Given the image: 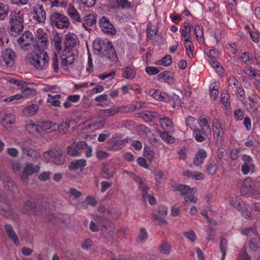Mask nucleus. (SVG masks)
I'll return each mask as SVG.
<instances>
[{
    "instance_id": "obj_1",
    "label": "nucleus",
    "mask_w": 260,
    "mask_h": 260,
    "mask_svg": "<svg viewBox=\"0 0 260 260\" xmlns=\"http://www.w3.org/2000/svg\"><path fill=\"white\" fill-rule=\"evenodd\" d=\"M79 44V41L74 34L69 33L65 35L63 40V49L60 55L61 66L67 70L69 65L73 63L75 60L74 50Z\"/></svg>"
},
{
    "instance_id": "obj_2",
    "label": "nucleus",
    "mask_w": 260,
    "mask_h": 260,
    "mask_svg": "<svg viewBox=\"0 0 260 260\" xmlns=\"http://www.w3.org/2000/svg\"><path fill=\"white\" fill-rule=\"evenodd\" d=\"M93 48L96 53L101 56L106 57L109 61L112 62L110 64L118 62V58L112 43L101 38H96L93 42Z\"/></svg>"
},
{
    "instance_id": "obj_3",
    "label": "nucleus",
    "mask_w": 260,
    "mask_h": 260,
    "mask_svg": "<svg viewBox=\"0 0 260 260\" xmlns=\"http://www.w3.org/2000/svg\"><path fill=\"white\" fill-rule=\"evenodd\" d=\"M29 63L38 70L47 69L49 64V57L47 52L40 49L35 51L28 58Z\"/></svg>"
},
{
    "instance_id": "obj_4",
    "label": "nucleus",
    "mask_w": 260,
    "mask_h": 260,
    "mask_svg": "<svg viewBox=\"0 0 260 260\" xmlns=\"http://www.w3.org/2000/svg\"><path fill=\"white\" fill-rule=\"evenodd\" d=\"M10 21L8 29L11 36L16 37L22 32L24 25L23 19L20 16L19 13L13 12L11 13Z\"/></svg>"
},
{
    "instance_id": "obj_5",
    "label": "nucleus",
    "mask_w": 260,
    "mask_h": 260,
    "mask_svg": "<svg viewBox=\"0 0 260 260\" xmlns=\"http://www.w3.org/2000/svg\"><path fill=\"white\" fill-rule=\"evenodd\" d=\"M49 23L52 27L58 29L68 28L71 22L69 18L59 12H54L49 16Z\"/></svg>"
},
{
    "instance_id": "obj_6",
    "label": "nucleus",
    "mask_w": 260,
    "mask_h": 260,
    "mask_svg": "<svg viewBox=\"0 0 260 260\" xmlns=\"http://www.w3.org/2000/svg\"><path fill=\"white\" fill-rule=\"evenodd\" d=\"M43 155L46 161H52L56 165H62L66 161V158L62 155V151L60 148L46 151Z\"/></svg>"
},
{
    "instance_id": "obj_7",
    "label": "nucleus",
    "mask_w": 260,
    "mask_h": 260,
    "mask_svg": "<svg viewBox=\"0 0 260 260\" xmlns=\"http://www.w3.org/2000/svg\"><path fill=\"white\" fill-rule=\"evenodd\" d=\"M212 129L213 140L217 144H221L225 138V129L218 119H213Z\"/></svg>"
},
{
    "instance_id": "obj_8",
    "label": "nucleus",
    "mask_w": 260,
    "mask_h": 260,
    "mask_svg": "<svg viewBox=\"0 0 260 260\" xmlns=\"http://www.w3.org/2000/svg\"><path fill=\"white\" fill-rule=\"evenodd\" d=\"M33 40L32 33L29 30H26L18 38L17 43L21 49L27 50L28 47L31 45Z\"/></svg>"
},
{
    "instance_id": "obj_9",
    "label": "nucleus",
    "mask_w": 260,
    "mask_h": 260,
    "mask_svg": "<svg viewBox=\"0 0 260 260\" xmlns=\"http://www.w3.org/2000/svg\"><path fill=\"white\" fill-rule=\"evenodd\" d=\"M36 36L37 41L34 45V48L37 50H44L48 45L47 34L44 32L42 29H39L37 31Z\"/></svg>"
},
{
    "instance_id": "obj_10",
    "label": "nucleus",
    "mask_w": 260,
    "mask_h": 260,
    "mask_svg": "<svg viewBox=\"0 0 260 260\" xmlns=\"http://www.w3.org/2000/svg\"><path fill=\"white\" fill-rule=\"evenodd\" d=\"M99 25L100 28L105 34L112 36L116 34L117 30L116 28L108 17L103 16L99 21Z\"/></svg>"
},
{
    "instance_id": "obj_11",
    "label": "nucleus",
    "mask_w": 260,
    "mask_h": 260,
    "mask_svg": "<svg viewBox=\"0 0 260 260\" xmlns=\"http://www.w3.org/2000/svg\"><path fill=\"white\" fill-rule=\"evenodd\" d=\"M1 61L8 67H12L17 58L16 53L11 49H6L2 52Z\"/></svg>"
},
{
    "instance_id": "obj_12",
    "label": "nucleus",
    "mask_w": 260,
    "mask_h": 260,
    "mask_svg": "<svg viewBox=\"0 0 260 260\" xmlns=\"http://www.w3.org/2000/svg\"><path fill=\"white\" fill-rule=\"evenodd\" d=\"M243 164L241 166V171L244 175H247L249 173H253L255 172V165L252 158L248 155L244 154L242 156Z\"/></svg>"
},
{
    "instance_id": "obj_13",
    "label": "nucleus",
    "mask_w": 260,
    "mask_h": 260,
    "mask_svg": "<svg viewBox=\"0 0 260 260\" xmlns=\"http://www.w3.org/2000/svg\"><path fill=\"white\" fill-rule=\"evenodd\" d=\"M124 146L125 141L120 139L119 136L112 137L107 141L106 149L110 151H119Z\"/></svg>"
},
{
    "instance_id": "obj_14",
    "label": "nucleus",
    "mask_w": 260,
    "mask_h": 260,
    "mask_svg": "<svg viewBox=\"0 0 260 260\" xmlns=\"http://www.w3.org/2000/svg\"><path fill=\"white\" fill-rule=\"evenodd\" d=\"M40 170V166L34 165L31 163H27L21 175V179L23 181H27L29 176L32 175L34 173H38Z\"/></svg>"
},
{
    "instance_id": "obj_15",
    "label": "nucleus",
    "mask_w": 260,
    "mask_h": 260,
    "mask_svg": "<svg viewBox=\"0 0 260 260\" xmlns=\"http://www.w3.org/2000/svg\"><path fill=\"white\" fill-rule=\"evenodd\" d=\"M207 55L210 64L217 70L216 72L220 73L222 69L220 67V63L217 61V59L219 57V52L215 49H211L209 53H207Z\"/></svg>"
},
{
    "instance_id": "obj_16",
    "label": "nucleus",
    "mask_w": 260,
    "mask_h": 260,
    "mask_svg": "<svg viewBox=\"0 0 260 260\" xmlns=\"http://www.w3.org/2000/svg\"><path fill=\"white\" fill-rule=\"evenodd\" d=\"M0 213L3 216L7 217L14 218L17 217L16 214L13 212V209L7 201L0 200Z\"/></svg>"
},
{
    "instance_id": "obj_17",
    "label": "nucleus",
    "mask_w": 260,
    "mask_h": 260,
    "mask_svg": "<svg viewBox=\"0 0 260 260\" xmlns=\"http://www.w3.org/2000/svg\"><path fill=\"white\" fill-rule=\"evenodd\" d=\"M22 212L24 214L34 215L39 213L40 211L35 201L28 200L23 204Z\"/></svg>"
},
{
    "instance_id": "obj_18",
    "label": "nucleus",
    "mask_w": 260,
    "mask_h": 260,
    "mask_svg": "<svg viewBox=\"0 0 260 260\" xmlns=\"http://www.w3.org/2000/svg\"><path fill=\"white\" fill-rule=\"evenodd\" d=\"M34 16L33 18L39 23H43L45 22L46 16V12L43 6L38 4L33 7Z\"/></svg>"
},
{
    "instance_id": "obj_19",
    "label": "nucleus",
    "mask_w": 260,
    "mask_h": 260,
    "mask_svg": "<svg viewBox=\"0 0 260 260\" xmlns=\"http://www.w3.org/2000/svg\"><path fill=\"white\" fill-rule=\"evenodd\" d=\"M75 125V121L74 120H66L62 122L59 125L57 124V129H58L59 133L62 134H67L70 133L73 128Z\"/></svg>"
},
{
    "instance_id": "obj_20",
    "label": "nucleus",
    "mask_w": 260,
    "mask_h": 260,
    "mask_svg": "<svg viewBox=\"0 0 260 260\" xmlns=\"http://www.w3.org/2000/svg\"><path fill=\"white\" fill-rule=\"evenodd\" d=\"M109 5L111 8L121 9L122 10L129 9L132 8V4L128 0H110Z\"/></svg>"
},
{
    "instance_id": "obj_21",
    "label": "nucleus",
    "mask_w": 260,
    "mask_h": 260,
    "mask_svg": "<svg viewBox=\"0 0 260 260\" xmlns=\"http://www.w3.org/2000/svg\"><path fill=\"white\" fill-rule=\"evenodd\" d=\"M207 156V152L203 149H199L193 159V163L196 166H200L204 162Z\"/></svg>"
},
{
    "instance_id": "obj_22",
    "label": "nucleus",
    "mask_w": 260,
    "mask_h": 260,
    "mask_svg": "<svg viewBox=\"0 0 260 260\" xmlns=\"http://www.w3.org/2000/svg\"><path fill=\"white\" fill-rule=\"evenodd\" d=\"M218 162L216 159H210L208 160L206 165V172L210 175H215L218 170Z\"/></svg>"
},
{
    "instance_id": "obj_23",
    "label": "nucleus",
    "mask_w": 260,
    "mask_h": 260,
    "mask_svg": "<svg viewBox=\"0 0 260 260\" xmlns=\"http://www.w3.org/2000/svg\"><path fill=\"white\" fill-rule=\"evenodd\" d=\"M57 127V124L51 121H43L39 123V129L47 133L55 131Z\"/></svg>"
},
{
    "instance_id": "obj_24",
    "label": "nucleus",
    "mask_w": 260,
    "mask_h": 260,
    "mask_svg": "<svg viewBox=\"0 0 260 260\" xmlns=\"http://www.w3.org/2000/svg\"><path fill=\"white\" fill-rule=\"evenodd\" d=\"M167 215V208L165 206H159L157 214L154 215L155 219L158 220L162 224H167V221L165 220V218Z\"/></svg>"
},
{
    "instance_id": "obj_25",
    "label": "nucleus",
    "mask_w": 260,
    "mask_h": 260,
    "mask_svg": "<svg viewBox=\"0 0 260 260\" xmlns=\"http://www.w3.org/2000/svg\"><path fill=\"white\" fill-rule=\"evenodd\" d=\"M193 132V136L195 140L198 142H202L204 141L207 135V131L205 129L197 128H194Z\"/></svg>"
},
{
    "instance_id": "obj_26",
    "label": "nucleus",
    "mask_w": 260,
    "mask_h": 260,
    "mask_svg": "<svg viewBox=\"0 0 260 260\" xmlns=\"http://www.w3.org/2000/svg\"><path fill=\"white\" fill-rule=\"evenodd\" d=\"M39 106L37 104H32L25 107L22 110L23 115L25 117L34 116L38 111Z\"/></svg>"
},
{
    "instance_id": "obj_27",
    "label": "nucleus",
    "mask_w": 260,
    "mask_h": 260,
    "mask_svg": "<svg viewBox=\"0 0 260 260\" xmlns=\"http://www.w3.org/2000/svg\"><path fill=\"white\" fill-rule=\"evenodd\" d=\"M124 107L113 106L111 108L101 111V113L105 116H112L119 112L124 111Z\"/></svg>"
},
{
    "instance_id": "obj_28",
    "label": "nucleus",
    "mask_w": 260,
    "mask_h": 260,
    "mask_svg": "<svg viewBox=\"0 0 260 260\" xmlns=\"http://www.w3.org/2000/svg\"><path fill=\"white\" fill-rule=\"evenodd\" d=\"M121 73L123 77L128 79L135 78L136 75V72L134 68L131 66H127L122 69Z\"/></svg>"
},
{
    "instance_id": "obj_29",
    "label": "nucleus",
    "mask_w": 260,
    "mask_h": 260,
    "mask_svg": "<svg viewBox=\"0 0 260 260\" xmlns=\"http://www.w3.org/2000/svg\"><path fill=\"white\" fill-rule=\"evenodd\" d=\"M157 79L161 82H172L173 80V73L168 71H164L157 75Z\"/></svg>"
},
{
    "instance_id": "obj_30",
    "label": "nucleus",
    "mask_w": 260,
    "mask_h": 260,
    "mask_svg": "<svg viewBox=\"0 0 260 260\" xmlns=\"http://www.w3.org/2000/svg\"><path fill=\"white\" fill-rule=\"evenodd\" d=\"M86 165V161L85 159H81L71 162L69 166L70 170H76L80 169L82 170Z\"/></svg>"
},
{
    "instance_id": "obj_31",
    "label": "nucleus",
    "mask_w": 260,
    "mask_h": 260,
    "mask_svg": "<svg viewBox=\"0 0 260 260\" xmlns=\"http://www.w3.org/2000/svg\"><path fill=\"white\" fill-rule=\"evenodd\" d=\"M115 173V169L113 167L104 166L102 168V175L106 179H109L114 177Z\"/></svg>"
},
{
    "instance_id": "obj_32",
    "label": "nucleus",
    "mask_w": 260,
    "mask_h": 260,
    "mask_svg": "<svg viewBox=\"0 0 260 260\" xmlns=\"http://www.w3.org/2000/svg\"><path fill=\"white\" fill-rule=\"evenodd\" d=\"M96 22L95 16L94 14H89L85 17V22L82 23L83 27L87 30L88 27L95 25Z\"/></svg>"
},
{
    "instance_id": "obj_33",
    "label": "nucleus",
    "mask_w": 260,
    "mask_h": 260,
    "mask_svg": "<svg viewBox=\"0 0 260 260\" xmlns=\"http://www.w3.org/2000/svg\"><path fill=\"white\" fill-rule=\"evenodd\" d=\"M67 14L73 20L79 22H81L79 14L73 6L71 5L69 7Z\"/></svg>"
},
{
    "instance_id": "obj_34",
    "label": "nucleus",
    "mask_w": 260,
    "mask_h": 260,
    "mask_svg": "<svg viewBox=\"0 0 260 260\" xmlns=\"http://www.w3.org/2000/svg\"><path fill=\"white\" fill-rule=\"evenodd\" d=\"M31 143L30 140H27L23 142L21 145V150L23 153L27 156L32 155L33 153H35V151L31 149Z\"/></svg>"
},
{
    "instance_id": "obj_35",
    "label": "nucleus",
    "mask_w": 260,
    "mask_h": 260,
    "mask_svg": "<svg viewBox=\"0 0 260 260\" xmlns=\"http://www.w3.org/2000/svg\"><path fill=\"white\" fill-rule=\"evenodd\" d=\"M254 236L255 237L251 240L249 247L253 251H260V237L258 234Z\"/></svg>"
},
{
    "instance_id": "obj_36",
    "label": "nucleus",
    "mask_w": 260,
    "mask_h": 260,
    "mask_svg": "<svg viewBox=\"0 0 260 260\" xmlns=\"http://www.w3.org/2000/svg\"><path fill=\"white\" fill-rule=\"evenodd\" d=\"M184 46L188 56L191 58L193 56L194 46L192 42L187 38L184 40Z\"/></svg>"
},
{
    "instance_id": "obj_37",
    "label": "nucleus",
    "mask_w": 260,
    "mask_h": 260,
    "mask_svg": "<svg viewBox=\"0 0 260 260\" xmlns=\"http://www.w3.org/2000/svg\"><path fill=\"white\" fill-rule=\"evenodd\" d=\"M230 203L237 210H241V208L244 206V204L241 199L238 197H231L229 200Z\"/></svg>"
},
{
    "instance_id": "obj_38",
    "label": "nucleus",
    "mask_w": 260,
    "mask_h": 260,
    "mask_svg": "<svg viewBox=\"0 0 260 260\" xmlns=\"http://www.w3.org/2000/svg\"><path fill=\"white\" fill-rule=\"evenodd\" d=\"M228 88L230 90V88L235 89L239 88L241 84L238 80L233 76H230L228 79Z\"/></svg>"
},
{
    "instance_id": "obj_39",
    "label": "nucleus",
    "mask_w": 260,
    "mask_h": 260,
    "mask_svg": "<svg viewBox=\"0 0 260 260\" xmlns=\"http://www.w3.org/2000/svg\"><path fill=\"white\" fill-rule=\"evenodd\" d=\"M203 30V28L201 26L199 25H196L195 26L194 32L196 36L197 41L200 44H202L204 42Z\"/></svg>"
},
{
    "instance_id": "obj_40",
    "label": "nucleus",
    "mask_w": 260,
    "mask_h": 260,
    "mask_svg": "<svg viewBox=\"0 0 260 260\" xmlns=\"http://www.w3.org/2000/svg\"><path fill=\"white\" fill-rule=\"evenodd\" d=\"M209 94L213 101H215L218 95L219 86L216 83H213L210 87Z\"/></svg>"
},
{
    "instance_id": "obj_41",
    "label": "nucleus",
    "mask_w": 260,
    "mask_h": 260,
    "mask_svg": "<svg viewBox=\"0 0 260 260\" xmlns=\"http://www.w3.org/2000/svg\"><path fill=\"white\" fill-rule=\"evenodd\" d=\"M9 7L5 3L0 2V20L5 19L9 12Z\"/></svg>"
},
{
    "instance_id": "obj_42",
    "label": "nucleus",
    "mask_w": 260,
    "mask_h": 260,
    "mask_svg": "<svg viewBox=\"0 0 260 260\" xmlns=\"http://www.w3.org/2000/svg\"><path fill=\"white\" fill-rule=\"evenodd\" d=\"M200 124L201 129H205L209 132H211V128L209 125V121L207 118L204 116H201L200 118L197 120Z\"/></svg>"
},
{
    "instance_id": "obj_43",
    "label": "nucleus",
    "mask_w": 260,
    "mask_h": 260,
    "mask_svg": "<svg viewBox=\"0 0 260 260\" xmlns=\"http://www.w3.org/2000/svg\"><path fill=\"white\" fill-rule=\"evenodd\" d=\"M228 240L224 237H222L220 242V249L222 253L221 260H224L226 251L228 249Z\"/></svg>"
},
{
    "instance_id": "obj_44",
    "label": "nucleus",
    "mask_w": 260,
    "mask_h": 260,
    "mask_svg": "<svg viewBox=\"0 0 260 260\" xmlns=\"http://www.w3.org/2000/svg\"><path fill=\"white\" fill-rule=\"evenodd\" d=\"M62 42V38L60 36L59 33H56L54 38V46L56 50L59 52L61 50V44Z\"/></svg>"
},
{
    "instance_id": "obj_45",
    "label": "nucleus",
    "mask_w": 260,
    "mask_h": 260,
    "mask_svg": "<svg viewBox=\"0 0 260 260\" xmlns=\"http://www.w3.org/2000/svg\"><path fill=\"white\" fill-rule=\"evenodd\" d=\"M160 123L164 129H170L173 127L172 121L167 117L160 118Z\"/></svg>"
},
{
    "instance_id": "obj_46",
    "label": "nucleus",
    "mask_w": 260,
    "mask_h": 260,
    "mask_svg": "<svg viewBox=\"0 0 260 260\" xmlns=\"http://www.w3.org/2000/svg\"><path fill=\"white\" fill-rule=\"evenodd\" d=\"M143 118L146 121H152L154 119L158 118V114L156 112L147 111L142 114Z\"/></svg>"
},
{
    "instance_id": "obj_47",
    "label": "nucleus",
    "mask_w": 260,
    "mask_h": 260,
    "mask_svg": "<svg viewBox=\"0 0 260 260\" xmlns=\"http://www.w3.org/2000/svg\"><path fill=\"white\" fill-rule=\"evenodd\" d=\"M61 97L60 94H57L54 95H51L48 94V99L47 101L52 104V105L55 107H58L60 105V102L58 99Z\"/></svg>"
},
{
    "instance_id": "obj_48",
    "label": "nucleus",
    "mask_w": 260,
    "mask_h": 260,
    "mask_svg": "<svg viewBox=\"0 0 260 260\" xmlns=\"http://www.w3.org/2000/svg\"><path fill=\"white\" fill-rule=\"evenodd\" d=\"M229 98L230 95L227 91L223 90L222 91L220 95V101L226 108L230 106Z\"/></svg>"
},
{
    "instance_id": "obj_49",
    "label": "nucleus",
    "mask_w": 260,
    "mask_h": 260,
    "mask_svg": "<svg viewBox=\"0 0 260 260\" xmlns=\"http://www.w3.org/2000/svg\"><path fill=\"white\" fill-rule=\"evenodd\" d=\"M172 62V57L170 55H166L163 57L161 59L156 62L157 64L162 65L164 66H168Z\"/></svg>"
},
{
    "instance_id": "obj_50",
    "label": "nucleus",
    "mask_w": 260,
    "mask_h": 260,
    "mask_svg": "<svg viewBox=\"0 0 260 260\" xmlns=\"http://www.w3.org/2000/svg\"><path fill=\"white\" fill-rule=\"evenodd\" d=\"M26 130L30 133H39V124H37L35 123L30 122L26 125Z\"/></svg>"
},
{
    "instance_id": "obj_51",
    "label": "nucleus",
    "mask_w": 260,
    "mask_h": 260,
    "mask_svg": "<svg viewBox=\"0 0 260 260\" xmlns=\"http://www.w3.org/2000/svg\"><path fill=\"white\" fill-rule=\"evenodd\" d=\"M67 154L70 156L76 157L80 156L81 152L76 147H74L73 145L69 146L67 147Z\"/></svg>"
},
{
    "instance_id": "obj_52",
    "label": "nucleus",
    "mask_w": 260,
    "mask_h": 260,
    "mask_svg": "<svg viewBox=\"0 0 260 260\" xmlns=\"http://www.w3.org/2000/svg\"><path fill=\"white\" fill-rule=\"evenodd\" d=\"M6 80L10 83L15 84L19 87H24L26 85V82L23 81L18 80L11 77H7L6 78Z\"/></svg>"
},
{
    "instance_id": "obj_53",
    "label": "nucleus",
    "mask_w": 260,
    "mask_h": 260,
    "mask_svg": "<svg viewBox=\"0 0 260 260\" xmlns=\"http://www.w3.org/2000/svg\"><path fill=\"white\" fill-rule=\"evenodd\" d=\"M160 136L166 142L168 143H173L175 141V139L171 135H170L168 132L166 131L160 132Z\"/></svg>"
},
{
    "instance_id": "obj_54",
    "label": "nucleus",
    "mask_w": 260,
    "mask_h": 260,
    "mask_svg": "<svg viewBox=\"0 0 260 260\" xmlns=\"http://www.w3.org/2000/svg\"><path fill=\"white\" fill-rule=\"evenodd\" d=\"M171 248L170 245L166 242L161 243L159 247V251L161 253L167 254L170 253Z\"/></svg>"
},
{
    "instance_id": "obj_55",
    "label": "nucleus",
    "mask_w": 260,
    "mask_h": 260,
    "mask_svg": "<svg viewBox=\"0 0 260 260\" xmlns=\"http://www.w3.org/2000/svg\"><path fill=\"white\" fill-rule=\"evenodd\" d=\"M241 233L244 235H250V236L257 235V232L254 228H247L242 230Z\"/></svg>"
},
{
    "instance_id": "obj_56",
    "label": "nucleus",
    "mask_w": 260,
    "mask_h": 260,
    "mask_svg": "<svg viewBox=\"0 0 260 260\" xmlns=\"http://www.w3.org/2000/svg\"><path fill=\"white\" fill-rule=\"evenodd\" d=\"M197 120L191 116H188L186 119V124L192 131L194 128H197L195 125V121Z\"/></svg>"
},
{
    "instance_id": "obj_57",
    "label": "nucleus",
    "mask_w": 260,
    "mask_h": 260,
    "mask_svg": "<svg viewBox=\"0 0 260 260\" xmlns=\"http://www.w3.org/2000/svg\"><path fill=\"white\" fill-rule=\"evenodd\" d=\"M4 185L13 192H15L17 191V187L15 186L13 181L10 178L4 183Z\"/></svg>"
},
{
    "instance_id": "obj_58",
    "label": "nucleus",
    "mask_w": 260,
    "mask_h": 260,
    "mask_svg": "<svg viewBox=\"0 0 260 260\" xmlns=\"http://www.w3.org/2000/svg\"><path fill=\"white\" fill-rule=\"evenodd\" d=\"M52 67L55 73H57L59 69V60L56 54H54L51 59Z\"/></svg>"
},
{
    "instance_id": "obj_59",
    "label": "nucleus",
    "mask_w": 260,
    "mask_h": 260,
    "mask_svg": "<svg viewBox=\"0 0 260 260\" xmlns=\"http://www.w3.org/2000/svg\"><path fill=\"white\" fill-rule=\"evenodd\" d=\"M177 189L181 192L182 195L186 194L190 189L189 186L179 184L177 186Z\"/></svg>"
},
{
    "instance_id": "obj_60",
    "label": "nucleus",
    "mask_w": 260,
    "mask_h": 260,
    "mask_svg": "<svg viewBox=\"0 0 260 260\" xmlns=\"http://www.w3.org/2000/svg\"><path fill=\"white\" fill-rule=\"evenodd\" d=\"M237 98L241 101H243L245 100V92L242 87V85L239 87V88H237L235 90Z\"/></svg>"
},
{
    "instance_id": "obj_61",
    "label": "nucleus",
    "mask_w": 260,
    "mask_h": 260,
    "mask_svg": "<svg viewBox=\"0 0 260 260\" xmlns=\"http://www.w3.org/2000/svg\"><path fill=\"white\" fill-rule=\"evenodd\" d=\"M144 153L149 160H151L154 157V153L149 147L146 146L144 147Z\"/></svg>"
},
{
    "instance_id": "obj_62",
    "label": "nucleus",
    "mask_w": 260,
    "mask_h": 260,
    "mask_svg": "<svg viewBox=\"0 0 260 260\" xmlns=\"http://www.w3.org/2000/svg\"><path fill=\"white\" fill-rule=\"evenodd\" d=\"M145 71L149 75H156L159 72L157 68L153 66H149L146 68Z\"/></svg>"
},
{
    "instance_id": "obj_63",
    "label": "nucleus",
    "mask_w": 260,
    "mask_h": 260,
    "mask_svg": "<svg viewBox=\"0 0 260 260\" xmlns=\"http://www.w3.org/2000/svg\"><path fill=\"white\" fill-rule=\"evenodd\" d=\"M184 236L190 240L191 242H194L196 241L197 236L195 234V233L192 230H190L188 232H186L184 233Z\"/></svg>"
},
{
    "instance_id": "obj_64",
    "label": "nucleus",
    "mask_w": 260,
    "mask_h": 260,
    "mask_svg": "<svg viewBox=\"0 0 260 260\" xmlns=\"http://www.w3.org/2000/svg\"><path fill=\"white\" fill-rule=\"evenodd\" d=\"M96 156L100 160L105 159L109 156V154L104 150H98L96 152Z\"/></svg>"
}]
</instances>
